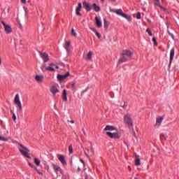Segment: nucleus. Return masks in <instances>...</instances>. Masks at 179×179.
I'll list each match as a JSON object with an SVG mask.
<instances>
[{
	"mask_svg": "<svg viewBox=\"0 0 179 179\" xmlns=\"http://www.w3.org/2000/svg\"><path fill=\"white\" fill-rule=\"evenodd\" d=\"M122 57L119 59V64H122V62H127L132 58L134 55V52L128 50H124L121 52Z\"/></svg>",
	"mask_w": 179,
	"mask_h": 179,
	"instance_id": "f257e3e1",
	"label": "nucleus"
},
{
	"mask_svg": "<svg viewBox=\"0 0 179 179\" xmlns=\"http://www.w3.org/2000/svg\"><path fill=\"white\" fill-rule=\"evenodd\" d=\"M123 122L130 129H132L133 134H135V130H134V122L132 121V118L131 117V115L129 113L126 114L123 117Z\"/></svg>",
	"mask_w": 179,
	"mask_h": 179,
	"instance_id": "f03ea898",
	"label": "nucleus"
},
{
	"mask_svg": "<svg viewBox=\"0 0 179 179\" xmlns=\"http://www.w3.org/2000/svg\"><path fill=\"white\" fill-rule=\"evenodd\" d=\"M14 104L17 106V113L20 114L23 111V106H22V102L20 101V96H19V94H16L14 98Z\"/></svg>",
	"mask_w": 179,
	"mask_h": 179,
	"instance_id": "7ed1b4c3",
	"label": "nucleus"
},
{
	"mask_svg": "<svg viewBox=\"0 0 179 179\" xmlns=\"http://www.w3.org/2000/svg\"><path fill=\"white\" fill-rule=\"evenodd\" d=\"M18 149L20 153L23 155V156H25V157H27L28 159H31V157L29 156V152L30 151L24 145H23L22 144H20V147L18 148Z\"/></svg>",
	"mask_w": 179,
	"mask_h": 179,
	"instance_id": "20e7f679",
	"label": "nucleus"
},
{
	"mask_svg": "<svg viewBox=\"0 0 179 179\" xmlns=\"http://www.w3.org/2000/svg\"><path fill=\"white\" fill-rule=\"evenodd\" d=\"M1 23L4 27V31H6V34H10V33H12V27L10 25L6 24L3 21H1Z\"/></svg>",
	"mask_w": 179,
	"mask_h": 179,
	"instance_id": "39448f33",
	"label": "nucleus"
},
{
	"mask_svg": "<svg viewBox=\"0 0 179 179\" xmlns=\"http://www.w3.org/2000/svg\"><path fill=\"white\" fill-rule=\"evenodd\" d=\"M106 135H108V136H109V138H111L112 139H119L120 138V134H118V132L112 133L110 131H107Z\"/></svg>",
	"mask_w": 179,
	"mask_h": 179,
	"instance_id": "423d86ee",
	"label": "nucleus"
},
{
	"mask_svg": "<svg viewBox=\"0 0 179 179\" xmlns=\"http://www.w3.org/2000/svg\"><path fill=\"white\" fill-rule=\"evenodd\" d=\"M63 47L64 48H65L67 52H71V51H72V47L71 46V41H66Z\"/></svg>",
	"mask_w": 179,
	"mask_h": 179,
	"instance_id": "0eeeda50",
	"label": "nucleus"
},
{
	"mask_svg": "<svg viewBox=\"0 0 179 179\" xmlns=\"http://www.w3.org/2000/svg\"><path fill=\"white\" fill-rule=\"evenodd\" d=\"M59 67L58 66H57L54 63H51L50 64V66L47 67V70L50 71V72H54L55 71V69H58Z\"/></svg>",
	"mask_w": 179,
	"mask_h": 179,
	"instance_id": "6e6552de",
	"label": "nucleus"
},
{
	"mask_svg": "<svg viewBox=\"0 0 179 179\" xmlns=\"http://www.w3.org/2000/svg\"><path fill=\"white\" fill-rule=\"evenodd\" d=\"M40 55L44 62H48L50 60V56H48V54L45 52H40Z\"/></svg>",
	"mask_w": 179,
	"mask_h": 179,
	"instance_id": "1a4fd4ad",
	"label": "nucleus"
},
{
	"mask_svg": "<svg viewBox=\"0 0 179 179\" xmlns=\"http://www.w3.org/2000/svg\"><path fill=\"white\" fill-rule=\"evenodd\" d=\"M153 1L156 6H158L159 8H160V9H164L163 6H162V2H165L166 0H153Z\"/></svg>",
	"mask_w": 179,
	"mask_h": 179,
	"instance_id": "9d476101",
	"label": "nucleus"
},
{
	"mask_svg": "<svg viewBox=\"0 0 179 179\" xmlns=\"http://www.w3.org/2000/svg\"><path fill=\"white\" fill-rule=\"evenodd\" d=\"M69 76V72H67L66 74H64V75L58 74L57 79L59 80H64V79H66V78H68Z\"/></svg>",
	"mask_w": 179,
	"mask_h": 179,
	"instance_id": "9b49d317",
	"label": "nucleus"
},
{
	"mask_svg": "<svg viewBox=\"0 0 179 179\" xmlns=\"http://www.w3.org/2000/svg\"><path fill=\"white\" fill-rule=\"evenodd\" d=\"M80 9H82V3H78V6L76 9V15H77V16H82Z\"/></svg>",
	"mask_w": 179,
	"mask_h": 179,
	"instance_id": "f8f14e48",
	"label": "nucleus"
},
{
	"mask_svg": "<svg viewBox=\"0 0 179 179\" xmlns=\"http://www.w3.org/2000/svg\"><path fill=\"white\" fill-rule=\"evenodd\" d=\"M57 158L61 162L62 164H63L64 166L66 164V161L65 160V157L62 155H57Z\"/></svg>",
	"mask_w": 179,
	"mask_h": 179,
	"instance_id": "ddd939ff",
	"label": "nucleus"
},
{
	"mask_svg": "<svg viewBox=\"0 0 179 179\" xmlns=\"http://www.w3.org/2000/svg\"><path fill=\"white\" fill-rule=\"evenodd\" d=\"M173 59H174V48H172L170 52L169 66L171 65Z\"/></svg>",
	"mask_w": 179,
	"mask_h": 179,
	"instance_id": "4468645a",
	"label": "nucleus"
},
{
	"mask_svg": "<svg viewBox=\"0 0 179 179\" xmlns=\"http://www.w3.org/2000/svg\"><path fill=\"white\" fill-rule=\"evenodd\" d=\"M52 167H53L55 173H58V171H59V173H62V169H61V167L59 166L55 165V164H53Z\"/></svg>",
	"mask_w": 179,
	"mask_h": 179,
	"instance_id": "2eb2a0df",
	"label": "nucleus"
},
{
	"mask_svg": "<svg viewBox=\"0 0 179 179\" xmlns=\"http://www.w3.org/2000/svg\"><path fill=\"white\" fill-rule=\"evenodd\" d=\"M110 12H113V13H116V15H118L119 16H122L124 12H122V10L117 9V10H110Z\"/></svg>",
	"mask_w": 179,
	"mask_h": 179,
	"instance_id": "dca6fc26",
	"label": "nucleus"
},
{
	"mask_svg": "<svg viewBox=\"0 0 179 179\" xmlns=\"http://www.w3.org/2000/svg\"><path fill=\"white\" fill-rule=\"evenodd\" d=\"M50 92L52 93L53 96H55V94H57V93H58V92H59V90H58V89H57V87L52 86L50 88Z\"/></svg>",
	"mask_w": 179,
	"mask_h": 179,
	"instance_id": "f3484780",
	"label": "nucleus"
},
{
	"mask_svg": "<svg viewBox=\"0 0 179 179\" xmlns=\"http://www.w3.org/2000/svg\"><path fill=\"white\" fill-rule=\"evenodd\" d=\"M95 21H96V24L98 27H101L103 26V24L101 23V20L99 19L98 17H95Z\"/></svg>",
	"mask_w": 179,
	"mask_h": 179,
	"instance_id": "a211bd4d",
	"label": "nucleus"
},
{
	"mask_svg": "<svg viewBox=\"0 0 179 179\" xmlns=\"http://www.w3.org/2000/svg\"><path fill=\"white\" fill-rule=\"evenodd\" d=\"M90 30H92V31L95 33V34L98 37V38H101V34H100L99 32H97V30H96V29L92 28V27H90Z\"/></svg>",
	"mask_w": 179,
	"mask_h": 179,
	"instance_id": "6ab92c4d",
	"label": "nucleus"
},
{
	"mask_svg": "<svg viewBox=\"0 0 179 179\" xmlns=\"http://www.w3.org/2000/svg\"><path fill=\"white\" fill-rule=\"evenodd\" d=\"M115 127L110 126V125H107L105 128H104V131H115Z\"/></svg>",
	"mask_w": 179,
	"mask_h": 179,
	"instance_id": "aec40b11",
	"label": "nucleus"
},
{
	"mask_svg": "<svg viewBox=\"0 0 179 179\" xmlns=\"http://www.w3.org/2000/svg\"><path fill=\"white\" fill-rule=\"evenodd\" d=\"M92 8L95 12H100V7L97 4L93 3Z\"/></svg>",
	"mask_w": 179,
	"mask_h": 179,
	"instance_id": "412c9836",
	"label": "nucleus"
},
{
	"mask_svg": "<svg viewBox=\"0 0 179 179\" xmlns=\"http://www.w3.org/2000/svg\"><path fill=\"white\" fill-rule=\"evenodd\" d=\"M35 79L37 82H43L44 80V76H36Z\"/></svg>",
	"mask_w": 179,
	"mask_h": 179,
	"instance_id": "4be33fe9",
	"label": "nucleus"
},
{
	"mask_svg": "<svg viewBox=\"0 0 179 179\" xmlns=\"http://www.w3.org/2000/svg\"><path fill=\"white\" fill-rule=\"evenodd\" d=\"M62 99L64 101H68V97L66 96V90H63Z\"/></svg>",
	"mask_w": 179,
	"mask_h": 179,
	"instance_id": "5701e85b",
	"label": "nucleus"
},
{
	"mask_svg": "<svg viewBox=\"0 0 179 179\" xmlns=\"http://www.w3.org/2000/svg\"><path fill=\"white\" fill-rule=\"evenodd\" d=\"M135 164L136 166H141V159H139V155H136Z\"/></svg>",
	"mask_w": 179,
	"mask_h": 179,
	"instance_id": "b1692460",
	"label": "nucleus"
},
{
	"mask_svg": "<svg viewBox=\"0 0 179 179\" xmlns=\"http://www.w3.org/2000/svg\"><path fill=\"white\" fill-rule=\"evenodd\" d=\"M122 17H124V19H127L129 22H131V20H132V18L131 17V16L125 14L124 13H123V14L122 15Z\"/></svg>",
	"mask_w": 179,
	"mask_h": 179,
	"instance_id": "393cba45",
	"label": "nucleus"
},
{
	"mask_svg": "<svg viewBox=\"0 0 179 179\" xmlns=\"http://www.w3.org/2000/svg\"><path fill=\"white\" fill-rule=\"evenodd\" d=\"M83 5H84V6H85L86 10H90V9H92V8L90 7V6L89 5V3H86V1H85V2L83 3Z\"/></svg>",
	"mask_w": 179,
	"mask_h": 179,
	"instance_id": "a878e982",
	"label": "nucleus"
},
{
	"mask_svg": "<svg viewBox=\"0 0 179 179\" xmlns=\"http://www.w3.org/2000/svg\"><path fill=\"white\" fill-rule=\"evenodd\" d=\"M163 122V117H161L159 118H157V124H158V127H160V124Z\"/></svg>",
	"mask_w": 179,
	"mask_h": 179,
	"instance_id": "bb28decb",
	"label": "nucleus"
},
{
	"mask_svg": "<svg viewBox=\"0 0 179 179\" xmlns=\"http://www.w3.org/2000/svg\"><path fill=\"white\" fill-rule=\"evenodd\" d=\"M108 22H107V20H106V18L105 19H103V27L105 28V29H108Z\"/></svg>",
	"mask_w": 179,
	"mask_h": 179,
	"instance_id": "cd10ccee",
	"label": "nucleus"
},
{
	"mask_svg": "<svg viewBox=\"0 0 179 179\" xmlns=\"http://www.w3.org/2000/svg\"><path fill=\"white\" fill-rule=\"evenodd\" d=\"M92 55H93V54L92 53V52H89L87 55V60H90L92 59Z\"/></svg>",
	"mask_w": 179,
	"mask_h": 179,
	"instance_id": "c85d7f7f",
	"label": "nucleus"
},
{
	"mask_svg": "<svg viewBox=\"0 0 179 179\" xmlns=\"http://www.w3.org/2000/svg\"><path fill=\"white\" fill-rule=\"evenodd\" d=\"M41 71H43V72H45V71H48L47 69V67H45V64H43L41 66Z\"/></svg>",
	"mask_w": 179,
	"mask_h": 179,
	"instance_id": "c756f323",
	"label": "nucleus"
},
{
	"mask_svg": "<svg viewBox=\"0 0 179 179\" xmlns=\"http://www.w3.org/2000/svg\"><path fill=\"white\" fill-rule=\"evenodd\" d=\"M34 163L36 164V166H40V160L37 158H34Z\"/></svg>",
	"mask_w": 179,
	"mask_h": 179,
	"instance_id": "7c9ffc66",
	"label": "nucleus"
},
{
	"mask_svg": "<svg viewBox=\"0 0 179 179\" xmlns=\"http://www.w3.org/2000/svg\"><path fill=\"white\" fill-rule=\"evenodd\" d=\"M89 149H90V150L91 155H94V150H93V145H91L89 147Z\"/></svg>",
	"mask_w": 179,
	"mask_h": 179,
	"instance_id": "2f4dec72",
	"label": "nucleus"
},
{
	"mask_svg": "<svg viewBox=\"0 0 179 179\" xmlns=\"http://www.w3.org/2000/svg\"><path fill=\"white\" fill-rule=\"evenodd\" d=\"M69 153H73V148H72V145L69 146Z\"/></svg>",
	"mask_w": 179,
	"mask_h": 179,
	"instance_id": "473e14b6",
	"label": "nucleus"
},
{
	"mask_svg": "<svg viewBox=\"0 0 179 179\" xmlns=\"http://www.w3.org/2000/svg\"><path fill=\"white\" fill-rule=\"evenodd\" d=\"M0 141H3L4 142H6V141H8V139L5 136H0Z\"/></svg>",
	"mask_w": 179,
	"mask_h": 179,
	"instance_id": "72a5a7b5",
	"label": "nucleus"
},
{
	"mask_svg": "<svg viewBox=\"0 0 179 179\" xmlns=\"http://www.w3.org/2000/svg\"><path fill=\"white\" fill-rule=\"evenodd\" d=\"M146 32L149 34V36H152L153 34H152V31L150 29H146Z\"/></svg>",
	"mask_w": 179,
	"mask_h": 179,
	"instance_id": "f704fd0d",
	"label": "nucleus"
},
{
	"mask_svg": "<svg viewBox=\"0 0 179 179\" xmlns=\"http://www.w3.org/2000/svg\"><path fill=\"white\" fill-rule=\"evenodd\" d=\"M71 36H74V37H76V32L73 29H71Z\"/></svg>",
	"mask_w": 179,
	"mask_h": 179,
	"instance_id": "c9c22d12",
	"label": "nucleus"
},
{
	"mask_svg": "<svg viewBox=\"0 0 179 179\" xmlns=\"http://www.w3.org/2000/svg\"><path fill=\"white\" fill-rule=\"evenodd\" d=\"M28 164L29 166L31 167V169H36V166H34L33 164L28 162Z\"/></svg>",
	"mask_w": 179,
	"mask_h": 179,
	"instance_id": "e433bc0d",
	"label": "nucleus"
},
{
	"mask_svg": "<svg viewBox=\"0 0 179 179\" xmlns=\"http://www.w3.org/2000/svg\"><path fill=\"white\" fill-rule=\"evenodd\" d=\"M141 17L142 16L141 15V13H137L136 19H141Z\"/></svg>",
	"mask_w": 179,
	"mask_h": 179,
	"instance_id": "4c0bfd02",
	"label": "nucleus"
},
{
	"mask_svg": "<svg viewBox=\"0 0 179 179\" xmlns=\"http://www.w3.org/2000/svg\"><path fill=\"white\" fill-rule=\"evenodd\" d=\"M152 41L154 43V45H157V42H156V38H152Z\"/></svg>",
	"mask_w": 179,
	"mask_h": 179,
	"instance_id": "58836bf2",
	"label": "nucleus"
},
{
	"mask_svg": "<svg viewBox=\"0 0 179 179\" xmlns=\"http://www.w3.org/2000/svg\"><path fill=\"white\" fill-rule=\"evenodd\" d=\"M71 87H72V89H73V90L74 92H76V87H75V84H74V83H73V84L71 85Z\"/></svg>",
	"mask_w": 179,
	"mask_h": 179,
	"instance_id": "ea45409f",
	"label": "nucleus"
},
{
	"mask_svg": "<svg viewBox=\"0 0 179 179\" xmlns=\"http://www.w3.org/2000/svg\"><path fill=\"white\" fill-rule=\"evenodd\" d=\"M161 138H164V139H165V141L167 139V136L166 135H164V134H161Z\"/></svg>",
	"mask_w": 179,
	"mask_h": 179,
	"instance_id": "a19ab883",
	"label": "nucleus"
},
{
	"mask_svg": "<svg viewBox=\"0 0 179 179\" xmlns=\"http://www.w3.org/2000/svg\"><path fill=\"white\" fill-rule=\"evenodd\" d=\"M13 121H16V115L14 113H13Z\"/></svg>",
	"mask_w": 179,
	"mask_h": 179,
	"instance_id": "79ce46f5",
	"label": "nucleus"
},
{
	"mask_svg": "<svg viewBox=\"0 0 179 179\" xmlns=\"http://www.w3.org/2000/svg\"><path fill=\"white\" fill-rule=\"evenodd\" d=\"M24 10L25 12V15H27V12H29V10L27 9V8L24 7Z\"/></svg>",
	"mask_w": 179,
	"mask_h": 179,
	"instance_id": "37998d69",
	"label": "nucleus"
},
{
	"mask_svg": "<svg viewBox=\"0 0 179 179\" xmlns=\"http://www.w3.org/2000/svg\"><path fill=\"white\" fill-rule=\"evenodd\" d=\"M84 153H85L86 157H87V159L90 158V157L89 156V154H87V152H86V151H84Z\"/></svg>",
	"mask_w": 179,
	"mask_h": 179,
	"instance_id": "c03bdc74",
	"label": "nucleus"
},
{
	"mask_svg": "<svg viewBox=\"0 0 179 179\" xmlns=\"http://www.w3.org/2000/svg\"><path fill=\"white\" fill-rule=\"evenodd\" d=\"M68 122H69L71 124H75V121H73V120H71V121L68 120Z\"/></svg>",
	"mask_w": 179,
	"mask_h": 179,
	"instance_id": "a18cd8bd",
	"label": "nucleus"
},
{
	"mask_svg": "<svg viewBox=\"0 0 179 179\" xmlns=\"http://www.w3.org/2000/svg\"><path fill=\"white\" fill-rule=\"evenodd\" d=\"M81 163H83V166H85V161H83V159H80Z\"/></svg>",
	"mask_w": 179,
	"mask_h": 179,
	"instance_id": "49530a36",
	"label": "nucleus"
},
{
	"mask_svg": "<svg viewBox=\"0 0 179 179\" xmlns=\"http://www.w3.org/2000/svg\"><path fill=\"white\" fill-rule=\"evenodd\" d=\"M127 105L124 103V105L122 106L123 108H127Z\"/></svg>",
	"mask_w": 179,
	"mask_h": 179,
	"instance_id": "de8ad7c7",
	"label": "nucleus"
},
{
	"mask_svg": "<svg viewBox=\"0 0 179 179\" xmlns=\"http://www.w3.org/2000/svg\"><path fill=\"white\" fill-rule=\"evenodd\" d=\"M21 2H22V3H26V0H21Z\"/></svg>",
	"mask_w": 179,
	"mask_h": 179,
	"instance_id": "09e8293b",
	"label": "nucleus"
},
{
	"mask_svg": "<svg viewBox=\"0 0 179 179\" xmlns=\"http://www.w3.org/2000/svg\"><path fill=\"white\" fill-rule=\"evenodd\" d=\"M38 174H40L41 176H43V173L40 172V171H37Z\"/></svg>",
	"mask_w": 179,
	"mask_h": 179,
	"instance_id": "8fccbe9b",
	"label": "nucleus"
},
{
	"mask_svg": "<svg viewBox=\"0 0 179 179\" xmlns=\"http://www.w3.org/2000/svg\"><path fill=\"white\" fill-rule=\"evenodd\" d=\"M83 131L84 135H86V132L85 131V129H83Z\"/></svg>",
	"mask_w": 179,
	"mask_h": 179,
	"instance_id": "3c124183",
	"label": "nucleus"
},
{
	"mask_svg": "<svg viewBox=\"0 0 179 179\" xmlns=\"http://www.w3.org/2000/svg\"><path fill=\"white\" fill-rule=\"evenodd\" d=\"M83 131L84 135H86V132L85 131V129H83Z\"/></svg>",
	"mask_w": 179,
	"mask_h": 179,
	"instance_id": "603ef678",
	"label": "nucleus"
},
{
	"mask_svg": "<svg viewBox=\"0 0 179 179\" xmlns=\"http://www.w3.org/2000/svg\"><path fill=\"white\" fill-rule=\"evenodd\" d=\"M80 170H81V169H80V167H78V171H80Z\"/></svg>",
	"mask_w": 179,
	"mask_h": 179,
	"instance_id": "864d4df0",
	"label": "nucleus"
},
{
	"mask_svg": "<svg viewBox=\"0 0 179 179\" xmlns=\"http://www.w3.org/2000/svg\"><path fill=\"white\" fill-rule=\"evenodd\" d=\"M34 170H36L37 171V170H38L37 167L35 166V168H34Z\"/></svg>",
	"mask_w": 179,
	"mask_h": 179,
	"instance_id": "5fc2aeb1",
	"label": "nucleus"
},
{
	"mask_svg": "<svg viewBox=\"0 0 179 179\" xmlns=\"http://www.w3.org/2000/svg\"><path fill=\"white\" fill-rule=\"evenodd\" d=\"M1 64V57H0V64Z\"/></svg>",
	"mask_w": 179,
	"mask_h": 179,
	"instance_id": "6e6d98bb",
	"label": "nucleus"
},
{
	"mask_svg": "<svg viewBox=\"0 0 179 179\" xmlns=\"http://www.w3.org/2000/svg\"><path fill=\"white\" fill-rule=\"evenodd\" d=\"M83 93H85V91H83V92L81 93V94H83Z\"/></svg>",
	"mask_w": 179,
	"mask_h": 179,
	"instance_id": "4d7b16f0",
	"label": "nucleus"
},
{
	"mask_svg": "<svg viewBox=\"0 0 179 179\" xmlns=\"http://www.w3.org/2000/svg\"><path fill=\"white\" fill-rule=\"evenodd\" d=\"M85 179H87V176H85Z\"/></svg>",
	"mask_w": 179,
	"mask_h": 179,
	"instance_id": "13d9d810",
	"label": "nucleus"
},
{
	"mask_svg": "<svg viewBox=\"0 0 179 179\" xmlns=\"http://www.w3.org/2000/svg\"><path fill=\"white\" fill-rule=\"evenodd\" d=\"M101 1H104V0H101Z\"/></svg>",
	"mask_w": 179,
	"mask_h": 179,
	"instance_id": "bf43d9fd",
	"label": "nucleus"
}]
</instances>
